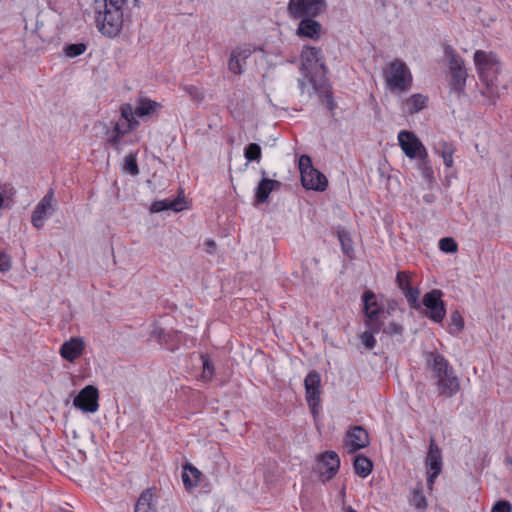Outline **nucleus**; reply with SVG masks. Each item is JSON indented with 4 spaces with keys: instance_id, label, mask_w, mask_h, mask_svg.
<instances>
[{
    "instance_id": "nucleus-1",
    "label": "nucleus",
    "mask_w": 512,
    "mask_h": 512,
    "mask_svg": "<svg viewBox=\"0 0 512 512\" xmlns=\"http://www.w3.org/2000/svg\"><path fill=\"white\" fill-rule=\"evenodd\" d=\"M127 0H93L92 11L98 31L109 38L118 36L124 23Z\"/></svg>"
},
{
    "instance_id": "nucleus-2",
    "label": "nucleus",
    "mask_w": 512,
    "mask_h": 512,
    "mask_svg": "<svg viewBox=\"0 0 512 512\" xmlns=\"http://www.w3.org/2000/svg\"><path fill=\"white\" fill-rule=\"evenodd\" d=\"M426 368L436 379L439 395L454 396L460 389V382L448 360L439 352L431 351L426 354Z\"/></svg>"
},
{
    "instance_id": "nucleus-3",
    "label": "nucleus",
    "mask_w": 512,
    "mask_h": 512,
    "mask_svg": "<svg viewBox=\"0 0 512 512\" xmlns=\"http://www.w3.org/2000/svg\"><path fill=\"white\" fill-rule=\"evenodd\" d=\"M383 79L387 89L393 94H403L412 87L413 77L409 67L400 59L386 64Z\"/></svg>"
},
{
    "instance_id": "nucleus-4",
    "label": "nucleus",
    "mask_w": 512,
    "mask_h": 512,
    "mask_svg": "<svg viewBox=\"0 0 512 512\" xmlns=\"http://www.w3.org/2000/svg\"><path fill=\"white\" fill-rule=\"evenodd\" d=\"M479 80L488 88L496 86L502 65L498 55L492 51L476 50L473 56Z\"/></svg>"
},
{
    "instance_id": "nucleus-5",
    "label": "nucleus",
    "mask_w": 512,
    "mask_h": 512,
    "mask_svg": "<svg viewBox=\"0 0 512 512\" xmlns=\"http://www.w3.org/2000/svg\"><path fill=\"white\" fill-rule=\"evenodd\" d=\"M362 300L366 316V327L374 333H379L389 313L377 303L374 292L370 290L364 292Z\"/></svg>"
},
{
    "instance_id": "nucleus-6",
    "label": "nucleus",
    "mask_w": 512,
    "mask_h": 512,
    "mask_svg": "<svg viewBox=\"0 0 512 512\" xmlns=\"http://www.w3.org/2000/svg\"><path fill=\"white\" fill-rule=\"evenodd\" d=\"M327 8L326 0H289L287 12L292 19L318 17Z\"/></svg>"
},
{
    "instance_id": "nucleus-7",
    "label": "nucleus",
    "mask_w": 512,
    "mask_h": 512,
    "mask_svg": "<svg viewBox=\"0 0 512 512\" xmlns=\"http://www.w3.org/2000/svg\"><path fill=\"white\" fill-rule=\"evenodd\" d=\"M451 80L449 82L450 90L458 96L464 94L466 80L468 77L464 60L458 54L452 52L448 58Z\"/></svg>"
},
{
    "instance_id": "nucleus-8",
    "label": "nucleus",
    "mask_w": 512,
    "mask_h": 512,
    "mask_svg": "<svg viewBox=\"0 0 512 512\" xmlns=\"http://www.w3.org/2000/svg\"><path fill=\"white\" fill-rule=\"evenodd\" d=\"M317 68L321 70V77L324 79L327 67L322 50L317 47H305L301 53V69L304 71L305 77L309 82L311 78H314L312 72L317 70Z\"/></svg>"
},
{
    "instance_id": "nucleus-9",
    "label": "nucleus",
    "mask_w": 512,
    "mask_h": 512,
    "mask_svg": "<svg viewBox=\"0 0 512 512\" xmlns=\"http://www.w3.org/2000/svg\"><path fill=\"white\" fill-rule=\"evenodd\" d=\"M443 292L439 289H433L427 292L423 297V305L426 308L424 315L435 323H440L446 316L445 303L442 300Z\"/></svg>"
},
{
    "instance_id": "nucleus-10",
    "label": "nucleus",
    "mask_w": 512,
    "mask_h": 512,
    "mask_svg": "<svg viewBox=\"0 0 512 512\" xmlns=\"http://www.w3.org/2000/svg\"><path fill=\"white\" fill-rule=\"evenodd\" d=\"M425 465L428 475V486L432 489L434 481L440 475L443 466L441 450L433 437L430 439Z\"/></svg>"
},
{
    "instance_id": "nucleus-11",
    "label": "nucleus",
    "mask_w": 512,
    "mask_h": 512,
    "mask_svg": "<svg viewBox=\"0 0 512 512\" xmlns=\"http://www.w3.org/2000/svg\"><path fill=\"white\" fill-rule=\"evenodd\" d=\"M398 141L401 149L408 158L419 159L420 157H427L426 148L413 132L406 130L400 131Z\"/></svg>"
},
{
    "instance_id": "nucleus-12",
    "label": "nucleus",
    "mask_w": 512,
    "mask_h": 512,
    "mask_svg": "<svg viewBox=\"0 0 512 512\" xmlns=\"http://www.w3.org/2000/svg\"><path fill=\"white\" fill-rule=\"evenodd\" d=\"M340 458L334 451H326L317 459V471L322 482L330 481L338 472Z\"/></svg>"
},
{
    "instance_id": "nucleus-13",
    "label": "nucleus",
    "mask_w": 512,
    "mask_h": 512,
    "mask_svg": "<svg viewBox=\"0 0 512 512\" xmlns=\"http://www.w3.org/2000/svg\"><path fill=\"white\" fill-rule=\"evenodd\" d=\"M99 392L93 385H87L74 398L73 405L83 412L94 413L98 410Z\"/></svg>"
},
{
    "instance_id": "nucleus-14",
    "label": "nucleus",
    "mask_w": 512,
    "mask_h": 512,
    "mask_svg": "<svg viewBox=\"0 0 512 512\" xmlns=\"http://www.w3.org/2000/svg\"><path fill=\"white\" fill-rule=\"evenodd\" d=\"M344 443L349 453L363 449L370 443L368 432L362 426H354L347 431Z\"/></svg>"
},
{
    "instance_id": "nucleus-15",
    "label": "nucleus",
    "mask_w": 512,
    "mask_h": 512,
    "mask_svg": "<svg viewBox=\"0 0 512 512\" xmlns=\"http://www.w3.org/2000/svg\"><path fill=\"white\" fill-rule=\"evenodd\" d=\"M53 200L54 192L52 189H50L41 199V201L36 205L31 217V223L35 228H42L45 218L48 215H51L54 211Z\"/></svg>"
},
{
    "instance_id": "nucleus-16",
    "label": "nucleus",
    "mask_w": 512,
    "mask_h": 512,
    "mask_svg": "<svg viewBox=\"0 0 512 512\" xmlns=\"http://www.w3.org/2000/svg\"><path fill=\"white\" fill-rule=\"evenodd\" d=\"M320 383V375L315 370L309 372L304 380L306 400L312 411L320 402Z\"/></svg>"
},
{
    "instance_id": "nucleus-17",
    "label": "nucleus",
    "mask_w": 512,
    "mask_h": 512,
    "mask_svg": "<svg viewBox=\"0 0 512 512\" xmlns=\"http://www.w3.org/2000/svg\"><path fill=\"white\" fill-rule=\"evenodd\" d=\"M301 183L305 189L315 191H324L328 185L326 176L317 169H309L308 172H303Z\"/></svg>"
},
{
    "instance_id": "nucleus-18",
    "label": "nucleus",
    "mask_w": 512,
    "mask_h": 512,
    "mask_svg": "<svg viewBox=\"0 0 512 512\" xmlns=\"http://www.w3.org/2000/svg\"><path fill=\"white\" fill-rule=\"evenodd\" d=\"M316 17H301L297 27V35L300 37L317 40L321 35V24L315 20Z\"/></svg>"
},
{
    "instance_id": "nucleus-19",
    "label": "nucleus",
    "mask_w": 512,
    "mask_h": 512,
    "mask_svg": "<svg viewBox=\"0 0 512 512\" xmlns=\"http://www.w3.org/2000/svg\"><path fill=\"white\" fill-rule=\"evenodd\" d=\"M261 174H262L263 178L258 183V185L255 189L256 204L265 203L268 200L270 193L273 190L280 188V186H281V182H279L277 180L266 178L265 170H262Z\"/></svg>"
},
{
    "instance_id": "nucleus-20",
    "label": "nucleus",
    "mask_w": 512,
    "mask_h": 512,
    "mask_svg": "<svg viewBox=\"0 0 512 512\" xmlns=\"http://www.w3.org/2000/svg\"><path fill=\"white\" fill-rule=\"evenodd\" d=\"M84 347L85 344L81 338H71L62 344L60 354L65 360L73 362L82 355Z\"/></svg>"
},
{
    "instance_id": "nucleus-21",
    "label": "nucleus",
    "mask_w": 512,
    "mask_h": 512,
    "mask_svg": "<svg viewBox=\"0 0 512 512\" xmlns=\"http://www.w3.org/2000/svg\"><path fill=\"white\" fill-rule=\"evenodd\" d=\"M134 512H157V497L152 489H145L140 494Z\"/></svg>"
},
{
    "instance_id": "nucleus-22",
    "label": "nucleus",
    "mask_w": 512,
    "mask_h": 512,
    "mask_svg": "<svg viewBox=\"0 0 512 512\" xmlns=\"http://www.w3.org/2000/svg\"><path fill=\"white\" fill-rule=\"evenodd\" d=\"M250 52L245 49L237 48L231 52L228 61V68L234 74H241L244 71L246 59L249 57Z\"/></svg>"
},
{
    "instance_id": "nucleus-23",
    "label": "nucleus",
    "mask_w": 512,
    "mask_h": 512,
    "mask_svg": "<svg viewBox=\"0 0 512 512\" xmlns=\"http://www.w3.org/2000/svg\"><path fill=\"white\" fill-rule=\"evenodd\" d=\"M203 476L202 472L198 470L191 464H186L183 466L182 471V480L184 487L187 490H191L200 484L201 477Z\"/></svg>"
},
{
    "instance_id": "nucleus-24",
    "label": "nucleus",
    "mask_w": 512,
    "mask_h": 512,
    "mask_svg": "<svg viewBox=\"0 0 512 512\" xmlns=\"http://www.w3.org/2000/svg\"><path fill=\"white\" fill-rule=\"evenodd\" d=\"M310 84L312 85V89L314 92L318 93L320 96H323L326 99V105L329 110H333L335 107V103L333 100L332 92L329 88V86L326 83V80L320 77L317 78H311Z\"/></svg>"
},
{
    "instance_id": "nucleus-25",
    "label": "nucleus",
    "mask_w": 512,
    "mask_h": 512,
    "mask_svg": "<svg viewBox=\"0 0 512 512\" xmlns=\"http://www.w3.org/2000/svg\"><path fill=\"white\" fill-rule=\"evenodd\" d=\"M131 129L122 127L119 122H115L113 128L107 131L106 144L117 150H121L120 143L125 134L129 133Z\"/></svg>"
},
{
    "instance_id": "nucleus-26",
    "label": "nucleus",
    "mask_w": 512,
    "mask_h": 512,
    "mask_svg": "<svg viewBox=\"0 0 512 512\" xmlns=\"http://www.w3.org/2000/svg\"><path fill=\"white\" fill-rule=\"evenodd\" d=\"M184 209V200L181 197H177L173 200L164 199L154 201L151 205V212L158 213L165 210H172L175 212L182 211Z\"/></svg>"
},
{
    "instance_id": "nucleus-27",
    "label": "nucleus",
    "mask_w": 512,
    "mask_h": 512,
    "mask_svg": "<svg viewBox=\"0 0 512 512\" xmlns=\"http://www.w3.org/2000/svg\"><path fill=\"white\" fill-rule=\"evenodd\" d=\"M162 105L156 101L148 98H140L135 108V116L138 118H145L156 113Z\"/></svg>"
},
{
    "instance_id": "nucleus-28",
    "label": "nucleus",
    "mask_w": 512,
    "mask_h": 512,
    "mask_svg": "<svg viewBox=\"0 0 512 512\" xmlns=\"http://www.w3.org/2000/svg\"><path fill=\"white\" fill-rule=\"evenodd\" d=\"M428 103V97L421 94L416 93L407 98L404 102V111L410 115L416 114L426 108Z\"/></svg>"
},
{
    "instance_id": "nucleus-29",
    "label": "nucleus",
    "mask_w": 512,
    "mask_h": 512,
    "mask_svg": "<svg viewBox=\"0 0 512 512\" xmlns=\"http://www.w3.org/2000/svg\"><path fill=\"white\" fill-rule=\"evenodd\" d=\"M435 150L443 158L446 167L450 168L453 166V155L456 150L453 143L441 140L435 145Z\"/></svg>"
},
{
    "instance_id": "nucleus-30",
    "label": "nucleus",
    "mask_w": 512,
    "mask_h": 512,
    "mask_svg": "<svg viewBox=\"0 0 512 512\" xmlns=\"http://www.w3.org/2000/svg\"><path fill=\"white\" fill-rule=\"evenodd\" d=\"M353 466L355 473L362 478L367 477L373 468L371 460L362 454L355 456Z\"/></svg>"
},
{
    "instance_id": "nucleus-31",
    "label": "nucleus",
    "mask_w": 512,
    "mask_h": 512,
    "mask_svg": "<svg viewBox=\"0 0 512 512\" xmlns=\"http://www.w3.org/2000/svg\"><path fill=\"white\" fill-rule=\"evenodd\" d=\"M121 117L126 121V127L133 130L139 125L136 120L135 109L130 104H123L120 108Z\"/></svg>"
},
{
    "instance_id": "nucleus-32",
    "label": "nucleus",
    "mask_w": 512,
    "mask_h": 512,
    "mask_svg": "<svg viewBox=\"0 0 512 512\" xmlns=\"http://www.w3.org/2000/svg\"><path fill=\"white\" fill-rule=\"evenodd\" d=\"M337 237L341 244L343 253L351 257L354 249L352 246V239L350 233L346 229L340 228L337 230Z\"/></svg>"
},
{
    "instance_id": "nucleus-33",
    "label": "nucleus",
    "mask_w": 512,
    "mask_h": 512,
    "mask_svg": "<svg viewBox=\"0 0 512 512\" xmlns=\"http://www.w3.org/2000/svg\"><path fill=\"white\" fill-rule=\"evenodd\" d=\"M418 166L422 175V178L426 181V183L430 186L434 181V171L430 165V161L427 157H420L418 159Z\"/></svg>"
},
{
    "instance_id": "nucleus-34",
    "label": "nucleus",
    "mask_w": 512,
    "mask_h": 512,
    "mask_svg": "<svg viewBox=\"0 0 512 512\" xmlns=\"http://www.w3.org/2000/svg\"><path fill=\"white\" fill-rule=\"evenodd\" d=\"M410 504L417 510L424 511L427 508V500L423 494V490L420 486L412 490L410 498Z\"/></svg>"
},
{
    "instance_id": "nucleus-35",
    "label": "nucleus",
    "mask_w": 512,
    "mask_h": 512,
    "mask_svg": "<svg viewBox=\"0 0 512 512\" xmlns=\"http://www.w3.org/2000/svg\"><path fill=\"white\" fill-rule=\"evenodd\" d=\"M464 328V319L461 313L457 310L453 311L450 315L449 333L458 335Z\"/></svg>"
},
{
    "instance_id": "nucleus-36",
    "label": "nucleus",
    "mask_w": 512,
    "mask_h": 512,
    "mask_svg": "<svg viewBox=\"0 0 512 512\" xmlns=\"http://www.w3.org/2000/svg\"><path fill=\"white\" fill-rule=\"evenodd\" d=\"M182 90L189 95V97L197 103H200L205 98L204 90L192 84L181 85Z\"/></svg>"
},
{
    "instance_id": "nucleus-37",
    "label": "nucleus",
    "mask_w": 512,
    "mask_h": 512,
    "mask_svg": "<svg viewBox=\"0 0 512 512\" xmlns=\"http://www.w3.org/2000/svg\"><path fill=\"white\" fill-rule=\"evenodd\" d=\"M202 360V374L201 378L204 381L210 382L213 379L215 369L207 355H201Z\"/></svg>"
},
{
    "instance_id": "nucleus-38",
    "label": "nucleus",
    "mask_w": 512,
    "mask_h": 512,
    "mask_svg": "<svg viewBox=\"0 0 512 512\" xmlns=\"http://www.w3.org/2000/svg\"><path fill=\"white\" fill-rule=\"evenodd\" d=\"M403 294L405 295L407 302L409 303L411 308L419 309L421 307V304L419 302L420 291L418 288L410 286L403 291Z\"/></svg>"
},
{
    "instance_id": "nucleus-39",
    "label": "nucleus",
    "mask_w": 512,
    "mask_h": 512,
    "mask_svg": "<svg viewBox=\"0 0 512 512\" xmlns=\"http://www.w3.org/2000/svg\"><path fill=\"white\" fill-rule=\"evenodd\" d=\"M244 157L247 161H257L259 162L261 159V147L257 143H250L244 149Z\"/></svg>"
},
{
    "instance_id": "nucleus-40",
    "label": "nucleus",
    "mask_w": 512,
    "mask_h": 512,
    "mask_svg": "<svg viewBox=\"0 0 512 512\" xmlns=\"http://www.w3.org/2000/svg\"><path fill=\"white\" fill-rule=\"evenodd\" d=\"M87 49L84 43L69 44L64 48L65 55L69 58H74L82 55Z\"/></svg>"
},
{
    "instance_id": "nucleus-41",
    "label": "nucleus",
    "mask_w": 512,
    "mask_h": 512,
    "mask_svg": "<svg viewBox=\"0 0 512 512\" xmlns=\"http://www.w3.org/2000/svg\"><path fill=\"white\" fill-rule=\"evenodd\" d=\"M439 248L446 253H455L458 250V245L453 238L445 237L439 241Z\"/></svg>"
},
{
    "instance_id": "nucleus-42",
    "label": "nucleus",
    "mask_w": 512,
    "mask_h": 512,
    "mask_svg": "<svg viewBox=\"0 0 512 512\" xmlns=\"http://www.w3.org/2000/svg\"><path fill=\"white\" fill-rule=\"evenodd\" d=\"M124 169L129 172L131 175H138L139 168L137 164L136 157L132 154L125 157V165Z\"/></svg>"
},
{
    "instance_id": "nucleus-43",
    "label": "nucleus",
    "mask_w": 512,
    "mask_h": 512,
    "mask_svg": "<svg viewBox=\"0 0 512 512\" xmlns=\"http://www.w3.org/2000/svg\"><path fill=\"white\" fill-rule=\"evenodd\" d=\"M373 334L375 333L369 330L363 332L360 337L361 343L369 350L373 349L376 345V339L374 338Z\"/></svg>"
},
{
    "instance_id": "nucleus-44",
    "label": "nucleus",
    "mask_w": 512,
    "mask_h": 512,
    "mask_svg": "<svg viewBox=\"0 0 512 512\" xmlns=\"http://www.w3.org/2000/svg\"><path fill=\"white\" fill-rule=\"evenodd\" d=\"M396 282L398 287L402 290V292L411 286L410 276L407 272L404 271H400L397 273Z\"/></svg>"
},
{
    "instance_id": "nucleus-45",
    "label": "nucleus",
    "mask_w": 512,
    "mask_h": 512,
    "mask_svg": "<svg viewBox=\"0 0 512 512\" xmlns=\"http://www.w3.org/2000/svg\"><path fill=\"white\" fill-rule=\"evenodd\" d=\"M403 330V326L396 322H391L385 328L381 329V331H383L385 334L391 336L401 335Z\"/></svg>"
},
{
    "instance_id": "nucleus-46",
    "label": "nucleus",
    "mask_w": 512,
    "mask_h": 512,
    "mask_svg": "<svg viewBox=\"0 0 512 512\" xmlns=\"http://www.w3.org/2000/svg\"><path fill=\"white\" fill-rule=\"evenodd\" d=\"M299 169L301 176L303 175V172H308L309 169H315L312 166L311 158L308 155H301L299 158Z\"/></svg>"
},
{
    "instance_id": "nucleus-47",
    "label": "nucleus",
    "mask_w": 512,
    "mask_h": 512,
    "mask_svg": "<svg viewBox=\"0 0 512 512\" xmlns=\"http://www.w3.org/2000/svg\"><path fill=\"white\" fill-rule=\"evenodd\" d=\"M512 505L509 501L501 500L498 501L492 508L491 512H511Z\"/></svg>"
},
{
    "instance_id": "nucleus-48",
    "label": "nucleus",
    "mask_w": 512,
    "mask_h": 512,
    "mask_svg": "<svg viewBox=\"0 0 512 512\" xmlns=\"http://www.w3.org/2000/svg\"><path fill=\"white\" fill-rule=\"evenodd\" d=\"M11 268L10 257L5 253H0V271L6 272Z\"/></svg>"
},
{
    "instance_id": "nucleus-49",
    "label": "nucleus",
    "mask_w": 512,
    "mask_h": 512,
    "mask_svg": "<svg viewBox=\"0 0 512 512\" xmlns=\"http://www.w3.org/2000/svg\"><path fill=\"white\" fill-rule=\"evenodd\" d=\"M204 246H205L206 252L209 254H213L216 249V243L212 239L206 240L204 243Z\"/></svg>"
},
{
    "instance_id": "nucleus-50",
    "label": "nucleus",
    "mask_w": 512,
    "mask_h": 512,
    "mask_svg": "<svg viewBox=\"0 0 512 512\" xmlns=\"http://www.w3.org/2000/svg\"><path fill=\"white\" fill-rule=\"evenodd\" d=\"M435 198H436V197H435L433 194H431V193L425 194V195L423 196V200H424L426 203H428V204L433 203V202L435 201Z\"/></svg>"
},
{
    "instance_id": "nucleus-51",
    "label": "nucleus",
    "mask_w": 512,
    "mask_h": 512,
    "mask_svg": "<svg viewBox=\"0 0 512 512\" xmlns=\"http://www.w3.org/2000/svg\"><path fill=\"white\" fill-rule=\"evenodd\" d=\"M298 84H299V88H300L301 92L304 93L305 92V88H306L305 80L304 79H300L298 81Z\"/></svg>"
},
{
    "instance_id": "nucleus-52",
    "label": "nucleus",
    "mask_w": 512,
    "mask_h": 512,
    "mask_svg": "<svg viewBox=\"0 0 512 512\" xmlns=\"http://www.w3.org/2000/svg\"><path fill=\"white\" fill-rule=\"evenodd\" d=\"M344 512H357L353 507L348 506L344 508Z\"/></svg>"
},
{
    "instance_id": "nucleus-53",
    "label": "nucleus",
    "mask_w": 512,
    "mask_h": 512,
    "mask_svg": "<svg viewBox=\"0 0 512 512\" xmlns=\"http://www.w3.org/2000/svg\"><path fill=\"white\" fill-rule=\"evenodd\" d=\"M3 203H4V198H3L2 194L0 193V208L3 206Z\"/></svg>"
}]
</instances>
